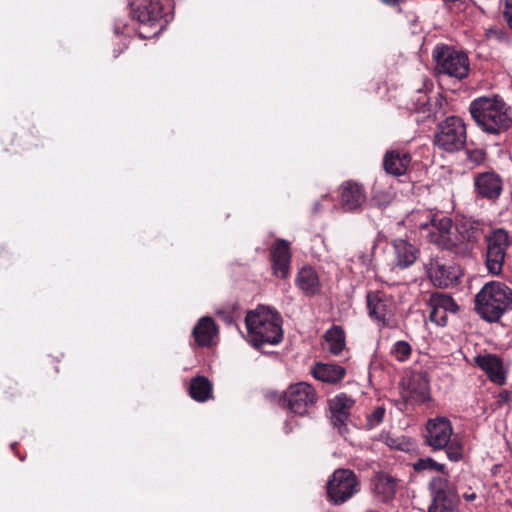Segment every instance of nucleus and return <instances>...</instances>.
Wrapping results in <instances>:
<instances>
[{
  "label": "nucleus",
  "mask_w": 512,
  "mask_h": 512,
  "mask_svg": "<svg viewBox=\"0 0 512 512\" xmlns=\"http://www.w3.org/2000/svg\"><path fill=\"white\" fill-rule=\"evenodd\" d=\"M248 341L254 347L264 344H278L283 338L282 318L280 314L269 307L259 305L245 317Z\"/></svg>",
  "instance_id": "nucleus-2"
},
{
  "label": "nucleus",
  "mask_w": 512,
  "mask_h": 512,
  "mask_svg": "<svg viewBox=\"0 0 512 512\" xmlns=\"http://www.w3.org/2000/svg\"><path fill=\"white\" fill-rule=\"evenodd\" d=\"M411 163V155L405 150H389L385 153L383 166L385 171L393 176L404 175Z\"/></svg>",
  "instance_id": "nucleus-23"
},
{
  "label": "nucleus",
  "mask_w": 512,
  "mask_h": 512,
  "mask_svg": "<svg viewBox=\"0 0 512 512\" xmlns=\"http://www.w3.org/2000/svg\"><path fill=\"white\" fill-rule=\"evenodd\" d=\"M509 402H512V392L508 390H503L497 394L496 403L498 405H503Z\"/></svg>",
  "instance_id": "nucleus-39"
},
{
  "label": "nucleus",
  "mask_w": 512,
  "mask_h": 512,
  "mask_svg": "<svg viewBox=\"0 0 512 512\" xmlns=\"http://www.w3.org/2000/svg\"><path fill=\"white\" fill-rule=\"evenodd\" d=\"M332 207H334V204L331 201L330 196L324 195L319 202H316L314 204L313 210L315 213H318L325 208H332Z\"/></svg>",
  "instance_id": "nucleus-37"
},
{
  "label": "nucleus",
  "mask_w": 512,
  "mask_h": 512,
  "mask_svg": "<svg viewBox=\"0 0 512 512\" xmlns=\"http://www.w3.org/2000/svg\"><path fill=\"white\" fill-rule=\"evenodd\" d=\"M339 203L346 212L360 211L366 202V193L357 182L345 181L339 188Z\"/></svg>",
  "instance_id": "nucleus-15"
},
{
  "label": "nucleus",
  "mask_w": 512,
  "mask_h": 512,
  "mask_svg": "<svg viewBox=\"0 0 512 512\" xmlns=\"http://www.w3.org/2000/svg\"><path fill=\"white\" fill-rule=\"evenodd\" d=\"M353 403L354 401L344 393L335 396L330 402L331 423L340 433L346 430L349 409Z\"/></svg>",
  "instance_id": "nucleus-20"
},
{
  "label": "nucleus",
  "mask_w": 512,
  "mask_h": 512,
  "mask_svg": "<svg viewBox=\"0 0 512 512\" xmlns=\"http://www.w3.org/2000/svg\"><path fill=\"white\" fill-rule=\"evenodd\" d=\"M189 395L198 402H205L212 398V384L204 376L194 377L189 386Z\"/></svg>",
  "instance_id": "nucleus-30"
},
{
  "label": "nucleus",
  "mask_w": 512,
  "mask_h": 512,
  "mask_svg": "<svg viewBox=\"0 0 512 512\" xmlns=\"http://www.w3.org/2000/svg\"><path fill=\"white\" fill-rule=\"evenodd\" d=\"M360 490V481L354 471L336 469L326 484L327 499L333 505H342Z\"/></svg>",
  "instance_id": "nucleus-6"
},
{
  "label": "nucleus",
  "mask_w": 512,
  "mask_h": 512,
  "mask_svg": "<svg viewBox=\"0 0 512 512\" xmlns=\"http://www.w3.org/2000/svg\"><path fill=\"white\" fill-rule=\"evenodd\" d=\"M486 266L489 273L499 275L502 272L506 250L510 245L509 234L503 228L494 229L486 237Z\"/></svg>",
  "instance_id": "nucleus-10"
},
{
  "label": "nucleus",
  "mask_w": 512,
  "mask_h": 512,
  "mask_svg": "<svg viewBox=\"0 0 512 512\" xmlns=\"http://www.w3.org/2000/svg\"><path fill=\"white\" fill-rule=\"evenodd\" d=\"M114 33L116 35H130V30L127 24L122 20H117L114 25Z\"/></svg>",
  "instance_id": "nucleus-38"
},
{
  "label": "nucleus",
  "mask_w": 512,
  "mask_h": 512,
  "mask_svg": "<svg viewBox=\"0 0 512 512\" xmlns=\"http://www.w3.org/2000/svg\"><path fill=\"white\" fill-rule=\"evenodd\" d=\"M504 18L508 26L512 29V0H505Z\"/></svg>",
  "instance_id": "nucleus-40"
},
{
  "label": "nucleus",
  "mask_w": 512,
  "mask_h": 512,
  "mask_svg": "<svg viewBox=\"0 0 512 512\" xmlns=\"http://www.w3.org/2000/svg\"><path fill=\"white\" fill-rule=\"evenodd\" d=\"M488 39H496L498 41L506 40V33L499 27H491L486 31Z\"/></svg>",
  "instance_id": "nucleus-36"
},
{
  "label": "nucleus",
  "mask_w": 512,
  "mask_h": 512,
  "mask_svg": "<svg viewBox=\"0 0 512 512\" xmlns=\"http://www.w3.org/2000/svg\"><path fill=\"white\" fill-rule=\"evenodd\" d=\"M218 315L222 318V320L227 324V325H231L233 324L234 320H233V316L230 315V314H225V313H222V312H218Z\"/></svg>",
  "instance_id": "nucleus-42"
},
{
  "label": "nucleus",
  "mask_w": 512,
  "mask_h": 512,
  "mask_svg": "<svg viewBox=\"0 0 512 512\" xmlns=\"http://www.w3.org/2000/svg\"><path fill=\"white\" fill-rule=\"evenodd\" d=\"M474 185L479 196L487 199H497L502 192L503 183L494 172H484L475 176Z\"/></svg>",
  "instance_id": "nucleus-18"
},
{
  "label": "nucleus",
  "mask_w": 512,
  "mask_h": 512,
  "mask_svg": "<svg viewBox=\"0 0 512 512\" xmlns=\"http://www.w3.org/2000/svg\"><path fill=\"white\" fill-rule=\"evenodd\" d=\"M456 230L462 242L475 244L484 234V222L472 217H463L458 221Z\"/></svg>",
  "instance_id": "nucleus-24"
},
{
  "label": "nucleus",
  "mask_w": 512,
  "mask_h": 512,
  "mask_svg": "<svg viewBox=\"0 0 512 512\" xmlns=\"http://www.w3.org/2000/svg\"><path fill=\"white\" fill-rule=\"evenodd\" d=\"M324 340L327 351L334 356L340 355L346 345L345 332L342 327L337 325L332 326L325 332Z\"/></svg>",
  "instance_id": "nucleus-29"
},
{
  "label": "nucleus",
  "mask_w": 512,
  "mask_h": 512,
  "mask_svg": "<svg viewBox=\"0 0 512 512\" xmlns=\"http://www.w3.org/2000/svg\"><path fill=\"white\" fill-rule=\"evenodd\" d=\"M285 433H289L292 429L289 427L288 421L285 422L284 425Z\"/></svg>",
  "instance_id": "nucleus-44"
},
{
  "label": "nucleus",
  "mask_w": 512,
  "mask_h": 512,
  "mask_svg": "<svg viewBox=\"0 0 512 512\" xmlns=\"http://www.w3.org/2000/svg\"><path fill=\"white\" fill-rule=\"evenodd\" d=\"M475 309L484 320L498 321L512 310V289L500 281L486 283L475 296Z\"/></svg>",
  "instance_id": "nucleus-4"
},
{
  "label": "nucleus",
  "mask_w": 512,
  "mask_h": 512,
  "mask_svg": "<svg viewBox=\"0 0 512 512\" xmlns=\"http://www.w3.org/2000/svg\"><path fill=\"white\" fill-rule=\"evenodd\" d=\"M429 486L433 501L428 512H458L457 495L446 478L435 477Z\"/></svg>",
  "instance_id": "nucleus-12"
},
{
  "label": "nucleus",
  "mask_w": 512,
  "mask_h": 512,
  "mask_svg": "<svg viewBox=\"0 0 512 512\" xmlns=\"http://www.w3.org/2000/svg\"><path fill=\"white\" fill-rule=\"evenodd\" d=\"M406 391L407 396L418 403L428 401L430 398V387L426 375L422 373L412 374L407 380Z\"/></svg>",
  "instance_id": "nucleus-26"
},
{
  "label": "nucleus",
  "mask_w": 512,
  "mask_h": 512,
  "mask_svg": "<svg viewBox=\"0 0 512 512\" xmlns=\"http://www.w3.org/2000/svg\"><path fill=\"white\" fill-rule=\"evenodd\" d=\"M435 62V71L438 74L462 80L466 78L470 70L468 55L463 50H458L446 44H437L432 51Z\"/></svg>",
  "instance_id": "nucleus-5"
},
{
  "label": "nucleus",
  "mask_w": 512,
  "mask_h": 512,
  "mask_svg": "<svg viewBox=\"0 0 512 512\" xmlns=\"http://www.w3.org/2000/svg\"><path fill=\"white\" fill-rule=\"evenodd\" d=\"M477 125L489 134H500L512 124L510 107L499 96L478 97L469 106Z\"/></svg>",
  "instance_id": "nucleus-1"
},
{
  "label": "nucleus",
  "mask_w": 512,
  "mask_h": 512,
  "mask_svg": "<svg viewBox=\"0 0 512 512\" xmlns=\"http://www.w3.org/2000/svg\"><path fill=\"white\" fill-rule=\"evenodd\" d=\"M424 215L428 221L419 222L418 227L428 231L429 241L444 249L452 248L454 246L451 237L452 220L447 216L432 215L429 212H425Z\"/></svg>",
  "instance_id": "nucleus-11"
},
{
  "label": "nucleus",
  "mask_w": 512,
  "mask_h": 512,
  "mask_svg": "<svg viewBox=\"0 0 512 512\" xmlns=\"http://www.w3.org/2000/svg\"><path fill=\"white\" fill-rule=\"evenodd\" d=\"M217 333L218 328L214 320L208 316L200 318L192 331L195 342L202 347L210 346Z\"/></svg>",
  "instance_id": "nucleus-27"
},
{
  "label": "nucleus",
  "mask_w": 512,
  "mask_h": 512,
  "mask_svg": "<svg viewBox=\"0 0 512 512\" xmlns=\"http://www.w3.org/2000/svg\"><path fill=\"white\" fill-rule=\"evenodd\" d=\"M318 395L315 388L307 382L290 384L283 394L284 405L295 415H309L315 407Z\"/></svg>",
  "instance_id": "nucleus-9"
},
{
  "label": "nucleus",
  "mask_w": 512,
  "mask_h": 512,
  "mask_svg": "<svg viewBox=\"0 0 512 512\" xmlns=\"http://www.w3.org/2000/svg\"><path fill=\"white\" fill-rule=\"evenodd\" d=\"M296 286L307 296L319 293L321 284L317 272L310 266L302 267L297 273Z\"/></svg>",
  "instance_id": "nucleus-28"
},
{
  "label": "nucleus",
  "mask_w": 512,
  "mask_h": 512,
  "mask_svg": "<svg viewBox=\"0 0 512 512\" xmlns=\"http://www.w3.org/2000/svg\"><path fill=\"white\" fill-rule=\"evenodd\" d=\"M475 363L487 374L490 381L498 385L505 383L506 375L503 362L497 355H478L475 357Z\"/></svg>",
  "instance_id": "nucleus-19"
},
{
  "label": "nucleus",
  "mask_w": 512,
  "mask_h": 512,
  "mask_svg": "<svg viewBox=\"0 0 512 512\" xmlns=\"http://www.w3.org/2000/svg\"><path fill=\"white\" fill-rule=\"evenodd\" d=\"M368 316L381 328L392 327L396 310L394 297L383 290H370L366 293Z\"/></svg>",
  "instance_id": "nucleus-7"
},
{
  "label": "nucleus",
  "mask_w": 512,
  "mask_h": 512,
  "mask_svg": "<svg viewBox=\"0 0 512 512\" xmlns=\"http://www.w3.org/2000/svg\"><path fill=\"white\" fill-rule=\"evenodd\" d=\"M428 274L434 285L438 287H449L455 285L460 276V267L457 265H448L438 260L429 264Z\"/></svg>",
  "instance_id": "nucleus-16"
},
{
  "label": "nucleus",
  "mask_w": 512,
  "mask_h": 512,
  "mask_svg": "<svg viewBox=\"0 0 512 512\" xmlns=\"http://www.w3.org/2000/svg\"><path fill=\"white\" fill-rule=\"evenodd\" d=\"M413 468L415 471H425V470H434L438 472H444L445 465L436 462L434 459L427 457V458H420L416 462L413 463Z\"/></svg>",
  "instance_id": "nucleus-33"
},
{
  "label": "nucleus",
  "mask_w": 512,
  "mask_h": 512,
  "mask_svg": "<svg viewBox=\"0 0 512 512\" xmlns=\"http://www.w3.org/2000/svg\"><path fill=\"white\" fill-rule=\"evenodd\" d=\"M444 449L450 461L457 462L463 458V446L456 440L450 439L449 444Z\"/></svg>",
  "instance_id": "nucleus-34"
},
{
  "label": "nucleus",
  "mask_w": 512,
  "mask_h": 512,
  "mask_svg": "<svg viewBox=\"0 0 512 512\" xmlns=\"http://www.w3.org/2000/svg\"><path fill=\"white\" fill-rule=\"evenodd\" d=\"M428 306L430 308L429 318L438 326L447 324L448 313H456L458 305L454 299L445 293H432L430 295Z\"/></svg>",
  "instance_id": "nucleus-14"
},
{
  "label": "nucleus",
  "mask_w": 512,
  "mask_h": 512,
  "mask_svg": "<svg viewBox=\"0 0 512 512\" xmlns=\"http://www.w3.org/2000/svg\"><path fill=\"white\" fill-rule=\"evenodd\" d=\"M468 158H469L472 162H474V163H476V164H479L480 162H482V161H483V159H484V154H483V152H482V151H480V150L469 151V152H468Z\"/></svg>",
  "instance_id": "nucleus-41"
},
{
  "label": "nucleus",
  "mask_w": 512,
  "mask_h": 512,
  "mask_svg": "<svg viewBox=\"0 0 512 512\" xmlns=\"http://www.w3.org/2000/svg\"><path fill=\"white\" fill-rule=\"evenodd\" d=\"M312 376L326 384L335 385L343 380L346 369L335 363L317 362L311 368Z\"/></svg>",
  "instance_id": "nucleus-22"
},
{
  "label": "nucleus",
  "mask_w": 512,
  "mask_h": 512,
  "mask_svg": "<svg viewBox=\"0 0 512 512\" xmlns=\"http://www.w3.org/2000/svg\"><path fill=\"white\" fill-rule=\"evenodd\" d=\"M412 346L404 340L394 342L389 350V355L400 363L407 362L412 356Z\"/></svg>",
  "instance_id": "nucleus-31"
},
{
  "label": "nucleus",
  "mask_w": 512,
  "mask_h": 512,
  "mask_svg": "<svg viewBox=\"0 0 512 512\" xmlns=\"http://www.w3.org/2000/svg\"><path fill=\"white\" fill-rule=\"evenodd\" d=\"M272 269L276 277L284 279L288 276L290 270V244L289 242L278 239L271 249Z\"/></svg>",
  "instance_id": "nucleus-17"
},
{
  "label": "nucleus",
  "mask_w": 512,
  "mask_h": 512,
  "mask_svg": "<svg viewBox=\"0 0 512 512\" xmlns=\"http://www.w3.org/2000/svg\"><path fill=\"white\" fill-rule=\"evenodd\" d=\"M131 14L139 23L138 36L149 39L161 33L168 23L171 0H128Z\"/></svg>",
  "instance_id": "nucleus-3"
},
{
  "label": "nucleus",
  "mask_w": 512,
  "mask_h": 512,
  "mask_svg": "<svg viewBox=\"0 0 512 512\" xmlns=\"http://www.w3.org/2000/svg\"><path fill=\"white\" fill-rule=\"evenodd\" d=\"M453 428L450 420L445 417L429 419L424 435L425 444L433 451L443 450L451 439Z\"/></svg>",
  "instance_id": "nucleus-13"
},
{
  "label": "nucleus",
  "mask_w": 512,
  "mask_h": 512,
  "mask_svg": "<svg viewBox=\"0 0 512 512\" xmlns=\"http://www.w3.org/2000/svg\"><path fill=\"white\" fill-rule=\"evenodd\" d=\"M463 497L467 500V501H473L475 498H476V494L475 493H465L463 495Z\"/></svg>",
  "instance_id": "nucleus-43"
},
{
  "label": "nucleus",
  "mask_w": 512,
  "mask_h": 512,
  "mask_svg": "<svg viewBox=\"0 0 512 512\" xmlns=\"http://www.w3.org/2000/svg\"><path fill=\"white\" fill-rule=\"evenodd\" d=\"M409 108L414 112L422 113L426 117H429L431 114V105L428 95L425 92L418 91L415 98L412 99V104Z\"/></svg>",
  "instance_id": "nucleus-32"
},
{
  "label": "nucleus",
  "mask_w": 512,
  "mask_h": 512,
  "mask_svg": "<svg viewBox=\"0 0 512 512\" xmlns=\"http://www.w3.org/2000/svg\"><path fill=\"white\" fill-rule=\"evenodd\" d=\"M398 480L387 473H378L372 480L374 496L382 503H389L396 494Z\"/></svg>",
  "instance_id": "nucleus-21"
},
{
  "label": "nucleus",
  "mask_w": 512,
  "mask_h": 512,
  "mask_svg": "<svg viewBox=\"0 0 512 512\" xmlns=\"http://www.w3.org/2000/svg\"><path fill=\"white\" fill-rule=\"evenodd\" d=\"M434 143L447 152L459 151L466 143V126L458 116L447 117L437 127Z\"/></svg>",
  "instance_id": "nucleus-8"
},
{
  "label": "nucleus",
  "mask_w": 512,
  "mask_h": 512,
  "mask_svg": "<svg viewBox=\"0 0 512 512\" xmlns=\"http://www.w3.org/2000/svg\"><path fill=\"white\" fill-rule=\"evenodd\" d=\"M385 416V409L382 406L376 407L371 413H369L366 417V427L368 429H373L380 425L383 422Z\"/></svg>",
  "instance_id": "nucleus-35"
},
{
  "label": "nucleus",
  "mask_w": 512,
  "mask_h": 512,
  "mask_svg": "<svg viewBox=\"0 0 512 512\" xmlns=\"http://www.w3.org/2000/svg\"><path fill=\"white\" fill-rule=\"evenodd\" d=\"M394 249V264L400 269L411 266L418 257V250L414 245L404 239H395L392 243Z\"/></svg>",
  "instance_id": "nucleus-25"
}]
</instances>
